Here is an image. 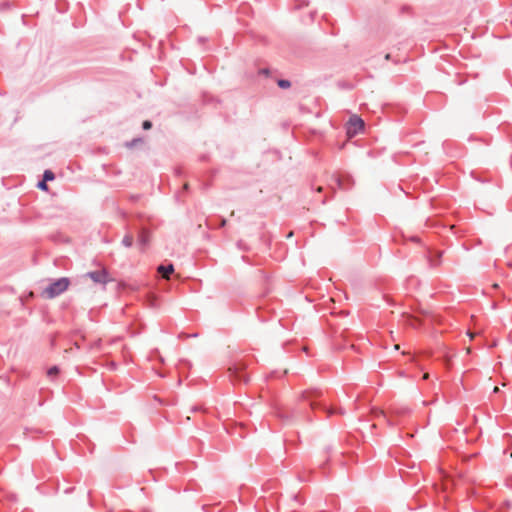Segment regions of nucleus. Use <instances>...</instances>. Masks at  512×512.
<instances>
[{"instance_id":"1","label":"nucleus","mask_w":512,"mask_h":512,"mask_svg":"<svg viewBox=\"0 0 512 512\" xmlns=\"http://www.w3.org/2000/svg\"><path fill=\"white\" fill-rule=\"evenodd\" d=\"M322 397V391L319 389H308L301 393V399L304 401H307L309 403V406L312 410L321 409L324 412L328 414V416H331L333 414H343L342 409H334L329 408L327 404L323 401H318L319 398Z\"/></svg>"},{"instance_id":"2","label":"nucleus","mask_w":512,"mask_h":512,"mask_svg":"<svg viewBox=\"0 0 512 512\" xmlns=\"http://www.w3.org/2000/svg\"><path fill=\"white\" fill-rule=\"evenodd\" d=\"M70 285V279L61 277L53 280L42 292V296L47 299H53L64 293Z\"/></svg>"},{"instance_id":"3","label":"nucleus","mask_w":512,"mask_h":512,"mask_svg":"<svg viewBox=\"0 0 512 512\" xmlns=\"http://www.w3.org/2000/svg\"><path fill=\"white\" fill-rule=\"evenodd\" d=\"M364 127V121L359 116L353 115L348 121L347 134L349 136H354L364 130Z\"/></svg>"},{"instance_id":"4","label":"nucleus","mask_w":512,"mask_h":512,"mask_svg":"<svg viewBox=\"0 0 512 512\" xmlns=\"http://www.w3.org/2000/svg\"><path fill=\"white\" fill-rule=\"evenodd\" d=\"M86 277L90 278L94 283L105 285L112 281L109 277V273L106 269L90 271L85 274Z\"/></svg>"},{"instance_id":"5","label":"nucleus","mask_w":512,"mask_h":512,"mask_svg":"<svg viewBox=\"0 0 512 512\" xmlns=\"http://www.w3.org/2000/svg\"><path fill=\"white\" fill-rule=\"evenodd\" d=\"M231 376L240 382L247 383L249 380L248 374L245 372V365L243 363H237L230 369Z\"/></svg>"},{"instance_id":"6","label":"nucleus","mask_w":512,"mask_h":512,"mask_svg":"<svg viewBox=\"0 0 512 512\" xmlns=\"http://www.w3.org/2000/svg\"><path fill=\"white\" fill-rule=\"evenodd\" d=\"M150 241V232L146 228H141L138 234V243L144 249Z\"/></svg>"},{"instance_id":"7","label":"nucleus","mask_w":512,"mask_h":512,"mask_svg":"<svg viewBox=\"0 0 512 512\" xmlns=\"http://www.w3.org/2000/svg\"><path fill=\"white\" fill-rule=\"evenodd\" d=\"M275 414L282 421L289 422L293 419L295 412H294V410L285 411L282 408H277L275 411Z\"/></svg>"},{"instance_id":"8","label":"nucleus","mask_w":512,"mask_h":512,"mask_svg":"<svg viewBox=\"0 0 512 512\" xmlns=\"http://www.w3.org/2000/svg\"><path fill=\"white\" fill-rule=\"evenodd\" d=\"M157 270L164 278H168L174 272V266L172 263L161 264L158 266Z\"/></svg>"},{"instance_id":"9","label":"nucleus","mask_w":512,"mask_h":512,"mask_svg":"<svg viewBox=\"0 0 512 512\" xmlns=\"http://www.w3.org/2000/svg\"><path fill=\"white\" fill-rule=\"evenodd\" d=\"M336 181L338 187L341 189H348L352 184V179L350 176H339Z\"/></svg>"},{"instance_id":"10","label":"nucleus","mask_w":512,"mask_h":512,"mask_svg":"<svg viewBox=\"0 0 512 512\" xmlns=\"http://www.w3.org/2000/svg\"><path fill=\"white\" fill-rule=\"evenodd\" d=\"M442 257V252H431L429 256V261L432 266H437L440 263V259Z\"/></svg>"},{"instance_id":"11","label":"nucleus","mask_w":512,"mask_h":512,"mask_svg":"<svg viewBox=\"0 0 512 512\" xmlns=\"http://www.w3.org/2000/svg\"><path fill=\"white\" fill-rule=\"evenodd\" d=\"M133 236L130 234H126L122 239V245L129 248L133 245Z\"/></svg>"},{"instance_id":"12","label":"nucleus","mask_w":512,"mask_h":512,"mask_svg":"<svg viewBox=\"0 0 512 512\" xmlns=\"http://www.w3.org/2000/svg\"><path fill=\"white\" fill-rule=\"evenodd\" d=\"M60 373V369L58 366L54 365L50 367L47 371V376L50 378L56 377Z\"/></svg>"},{"instance_id":"13","label":"nucleus","mask_w":512,"mask_h":512,"mask_svg":"<svg viewBox=\"0 0 512 512\" xmlns=\"http://www.w3.org/2000/svg\"><path fill=\"white\" fill-rule=\"evenodd\" d=\"M147 302H148L149 307H151V308L157 307V298L155 295L149 294L147 296Z\"/></svg>"},{"instance_id":"14","label":"nucleus","mask_w":512,"mask_h":512,"mask_svg":"<svg viewBox=\"0 0 512 512\" xmlns=\"http://www.w3.org/2000/svg\"><path fill=\"white\" fill-rule=\"evenodd\" d=\"M55 178V174L51 170H45L43 173V180L44 181H52Z\"/></svg>"},{"instance_id":"15","label":"nucleus","mask_w":512,"mask_h":512,"mask_svg":"<svg viewBox=\"0 0 512 512\" xmlns=\"http://www.w3.org/2000/svg\"><path fill=\"white\" fill-rule=\"evenodd\" d=\"M277 84L281 89H287L291 86V82L287 79H279Z\"/></svg>"},{"instance_id":"16","label":"nucleus","mask_w":512,"mask_h":512,"mask_svg":"<svg viewBox=\"0 0 512 512\" xmlns=\"http://www.w3.org/2000/svg\"><path fill=\"white\" fill-rule=\"evenodd\" d=\"M139 143H142V139L141 138H134L130 142L126 143V147L133 148V147L137 146Z\"/></svg>"},{"instance_id":"17","label":"nucleus","mask_w":512,"mask_h":512,"mask_svg":"<svg viewBox=\"0 0 512 512\" xmlns=\"http://www.w3.org/2000/svg\"><path fill=\"white\" fill-rule=\"evenodd\" d=\"M37 187H38L40 190H43V191H47V190H48L47 182H46V181H44L43 179H42L41 181H39V182H38Z\"/></svg>"},{"instance_id":"18","label":"nucleus","mask_w":512,"mask_h":512,"mask_svg":"<svg viewBox=\"0 0 512 512\" xmlns=\"http://www.w3.org/2000/svg\"><path fill=\"white\" fill-rule=\"evenodd\" d=\"M151 127H152V122L151 121H149V120L143 121L142 128L144 130H149V129H151Z\"/></svg>"},{"instance_id":"19","label":"nucleus","mask_w":512,"mask_h":512,"mask_svg":"<svg viewBox=\"0 0 512 512\" xmlns=\"http://www.w3.org/2000/svg\"><path fill=\"white\" fill-rule=\"evenodd\" d=\"M226 225V219L225 218H220V223H219V227H224Z\"/></svg>"},{"instance_id":"20","label":"nucleus","mask_w":512,"mask_h":512,"mask_svg":"<svg viewBox=\"0 0 512 512\" xmlns=\"http://www.w3.org/2000/svg\"><path fill=\"white\" fill-rule=\"evenodd\" d=\"M260 74L268 75L269 74V70L267 68H263V69L260 70Z\"/></svg>"},{"instance_id":"21","label":"nucleus","mask_w":512,"mask_h":512,"mask_svg":"<svg viewBox=\"0 0 512 512\" xmlns=\"http://www.w3.org/2000/svg\"><path fill=\"white\" fill-rule=\"evenodd\" d=\"M380 414H381V416H382L383 418H385V419H386V414H385L384 412H381Z\"/></svg>"},{"instance_id":"22","label":"nucleus","mask_w":512,"mask_h":512,"mask_svg":"<svg viewBox=\"0 0 512 512\" xmlns=\"http://www.w3.org/2000/svg\"><path fill=\"white\" fill-rule=\"evenodd\" d=\"M317 191H318V192H321V191H322V187H321V186H319V187L317 188Z\"/></svg>"},{"instance_id":"23","label":"nucleus","mask_w":512,"mask_h":512,"mask_svg":"<svg viewBox=\"0 0 512 512\" xmlns=\"http://www.w3.org/2000/svg\"><path fill=\"white\" fill-rule=\"evenodd\" d=\"M385 59H387V60H388V59H390V54H387V55L385 56Z\"/></svg>"},{"instance_id":"24","label":"nucleus","mask_w":512,"mask_h":512,"mask_svg":"<svg viewBox=\"0 0 512 512\" xmlns=\"http://www.w3.org/2000/svg\"><path fill=\"white\" fill-rule=\"evenodd\" d=\"M184 189L187 190L188 189V184H185L184 185Z\"/></svg>"},{"instance_id":"25","label":"nucleus","mask_w":512,"mask_h":512,"mask_svg":"<svg viewBox=\"0 0 512 512\" xmlns=\"http://www.w3.org/2000/svg\"><path fill=\"white\" fill-rule=\"evenodd\" d=\"M412 240L413 241H418V238L417 237H413Z\"/></svg>"},{"instance_id":"26","label":"nucleus","mask_w":512,"mask_h":512,"mask_svg":"<svg viewBox=\"0 0 512 512\" xmlns=\"http://www.w3.org/2000/svg\"><path fill=\"white\" fill-rule=\"evenodd\" d=\"M511 457H512V452H511Z\"/></svg>"}]
</instances>
